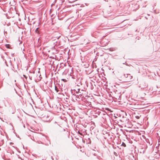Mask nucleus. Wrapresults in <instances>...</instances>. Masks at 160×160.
I'll return each instance as SVG.
<instances>
[{"label":"nucleus","instance_id":"nucleus-8","mask_svg":"<svg viewBox=\"0 0 160 160\" xmlns=\"http://www.w3.org/2000/svg\"><path fill=\"white\" fill-rule=\"evenodd\" d=\"M62 81H64V82H66V80L64 79H62Z\"/></svg>","mask_w":160,"mask_h":160},{"label":"nucleus","instance_id":"nucleus-1","mask_svg":"<svg viewBox=\"0 0 160 160\" xmlns=\"http://www.w3.org/2000/svg\"><path fill=\"white\" fill-rule=\"evenodd\" d=\"M124 77L126 78H128V76H129L130 78V79H131L132 78V76H131L130 74H124Z\"/></svg>","mask_w":160,"mask_h":160},{"label":"nucleus","instance_id":"nucleus-7","mask_svg":"<svg viewBox=\"0 0 160 160\" xmlns=\"http://www.w3.org/2000/svg\"><path fill=\"white\" fill-rule=\"evenodd\" d=\"M23 76L25 78H26V79H27V76H26L25 75H24H24H23Z\"/></svg>","mask_w":160,"mask_h":160},{"label":"nucleus","instance_id":"nucleus-6","mask_svg":"<svg viewBox=\"0 0 160 160\" xmlns=\"http://www.w3.org/2000/svg\"><path fill=\"white\" fill-rule=\"evenodd\" d=\"M55 90L57 91V92H58V89L57 88V87H56V86L55 87Z\"/></svg>","mask_w":160,"mask_h":160},{"label":"nucleus","instance_id":"nucleus-10","mask_svg":"<svg viewBox=\"0 0 160 160\" xmlns=\"http://www.w3.org/2000/svg\"><path fill=\"white\" fill-rule=\"evenodd\" d=\"M128 78V80H131V79H130V78L129 76H128V78Z\"/></svg>","mask_w":160,"mask_h":160},{"label":"nucleus","instance_id":"nucleus-9","mask_svg":"<svg viewBox=\"0 0 160 160\" xmlns=\"http://www.w3.org/2000/svg\"><path fill=\"white\" fill-rule=\"evenodd\" d=\"M73 95H74L75 96H76L77 98H78V95H76V94H73Z\"/></svg>","mask_w":160,"mask_h":160},{"label":"nucleus","instance_id":"nucleus-2","mask_svg":"<svg viewBox=\"0 0 160 160\" xmlns=\"http://www.w3.org/2000/svg\"><path fill=\"white\" fill-rule=\"evenodd\" d=\"M54 128H55L59 129L61 128V127L58 124H57L54 126Z\"/></svg>","mask_w":160,"mask_h":160},{"label":"nucleus","instance_id":"nucleus-11","mask_svg":"<svg viewBox=\"0 0 160 160\" xmlns=\"http://www.w3.org/2000/svg\"><path fill=\"white\" fill-rule=\"evenodd\" d=\"M38 143H42L41 141H38Z\"/></svg>","mask_w":160,"mask_h":160},{"label":"nucleus","instance_id":"nucleus-3","mask_svg":"<svg viewBox=\"0 0 160 160\" xmlns=\"http://www.w3.org/2000/svg\"><path fill=\"white\" fill-rule=\"evenodd\" d=\"M38 29H39V28H37V29H36L35 31V32L36 33H37L38 34L39 33V31H38Z\"/></svg>","mask_w":160,"mask_h":160},{"label":"nucleus","instance_id":"nucleus-5","mask_svg":"<svg viewBox=\"0 0 160 160\" xmlns=\"http://www.w3.org/2000/svg\"><path fill=\"white\" fill-rule=\"evenodd\" d=\"M135 118H137V119H139V118H140V116H135Z\"/></svg>","mask_w":160,"mask_h":160},{"label":"nucleus","instance_id":"nucleus-4","mask_svg":"<svg viewBox=\"0 0 160 160\" xmlns=\"http://www.w3.org/2000/svg\"><path fill=\"white\" fill-rule=\"evenodd\" d=\"M80 89H78V90H77V91H76V93H79H79H81V92L80 91Z\"/></svg>","mask_w":160,"mask_h":160}]
</instances>
